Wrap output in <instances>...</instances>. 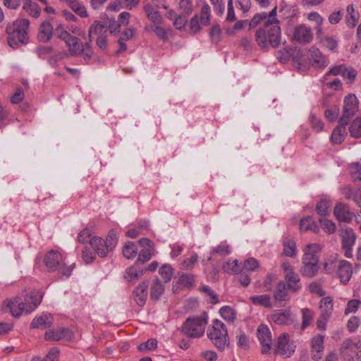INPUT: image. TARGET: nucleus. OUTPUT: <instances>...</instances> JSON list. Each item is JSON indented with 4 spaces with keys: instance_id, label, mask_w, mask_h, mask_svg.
Listing matches in <instances>:
<instances>
[{
    "instance_id": "de8ad7c7",
    "label": "nucleus",
    "mask_w": 361,
    "mask_h": 361,
    "mask_svg": "<svg viewBox=\"0 0 361 361\" xmlns=\"http://www.w3.org/2000/svg\"><path fill=\"white\" fill-rule=\"evenodd\" d=\"M152 31L156 34L158 38L164 42H166L169 39V34L171 32V29L166 30L163 27L159 25H154L152 27Z\"/></svg>"
},
{
    "instance_id": "9b49d317",
    "label": "nucleus",
    "mask_w": 361,
    "mask_h": 361,
    "mask_svg": "<svg viewBox=\"0 0 361 361\" xmlns=\"http://www.w3.org/2000/svg\"><path fill=\"white\" fill-rule=\"evenodd\" d=\"M313 39V33L310 27L304 24L296 25L292 33V40L300 44H307Z\"/></svg>"
},
{
    "instance_id": "c756f323",
    "label": "nucleus",
    "mask_w": 361,
    "mask_h": 361,
    "mask_svg": "<svg viewBox=\"0 0 361 361\" xmlns=\"http://www.w3.org/2000/svg\"><path fill=\"white\" fill-rule=\"evenodd\" d=\"M347 15L345 16L346 24L350 27H354L359 20L360 13L355 10L353 4H349L346 8Z\"/></svg>"
},
{
    "instance_id": "58836bf2",
    "label": "nucleus",
    "mask_w": 361,
    "mask_h": 361,
    "mask_svg": "<svg viewBox=\"0 0 361 361\" xmlns=\"http://www.w3.org/2000/svg\"><path fill=\"white\" fill-rule=\"evenodd\" d=\"M302 313V324H301V329H305L310 324H311L314 313V312L309 308H302L301 310Z\"/></svg>"
},
{
    "instance_id": "ea45409f",
    "label": "nucleus",
    "mask_w": 361,
    "mask_h": 361,
    "mask_svg": "<svg viewBox=\"0 0 361 361\" xmlns=\"http://www.w3.org/2000/svg\"><path fill=\"white\" fill-rule=\"evenodd\" d=\"M59 350L57 348H51L44 357H35L31 361H59Z\"/></svg>"
},
{
    "instance_id": "13d9d810",
    "label": "nucleus",
    "mask_w": 361,
    "mask_h": 361,
    "mask_svg": "<svg viewBox=\"0 0 361 361\" xmlns=\"http://www.w3.org/2000/svg\"><path fill=\"white\" fill-rule=\"evenodd\" d=\"M159 274L164 279L165 282L171 280L173 275V269L170 265L164 264L159 270Z\"/></svg>"
},
{
    "instance_id": "c9c22d12",
    "label": "nucleus",
    "mask_w": 361,
    "mask_h": 361,
    "mask_svg": "<svg viewBox=\"0 0 361 361\" xmlns=\"http://www.w3.org/2000/svg\"><path fill=\"white\" fill-rule=\"evenodd\" d=\"M318 269V263L302 262L301 272L304 276L313 277L317 274Z\"/></svg>"
},
{
    "instance_id": "79ce46f5",
    "label": "nucleus",
    "mask_w": 361,
    "mask_h": 361,
    "mask_svg": "<svg viewBox=\"0 0 361 361\" xmlns=\"http://www.w3.org/2000/svg\"><path fill=\"white\" fill-rule=\"evenodd\" d=\"M338 262L336 260V256H331L324 263L323 270L326 274H332L336 269H338Z\"/></svg>"
},
{
    "instance_id": "bf43d9fd",
    "label": "nucleus",
    "mask_w": 361,
    "mask_h": 361,
    "mask_svg": "<svg viewBox=\"0 0 361 361\" xmlns=\"http://www.w3.org/2000/svg\"><path fill=\"white\" fill-rule=\"evenodd\" d=\"M157 346V341L156 339L151 338L146 342L142 343L138 345V350L140 351H147L155 349Z\"/></svg>"
},
{
    "instance_id": "338daca9",
    "label": "nucleus",
    "mask_w": 361,
    "mask_h": 361,
    "mask_svg": "<svg viewBox=\"0 0 361 361\" xmlns=\"http://www.w3.org/2000/svg\"><path fill=\"white\" fill-rule=\"evenodd\" d=\"M56 32L58 35V37L63 40L66 42V44H67L69 42V40L73 37L66 30H65L61 25H59L56 28Z\"/></svg>"
},
{
    "instance_id": "09e8293b",
    "label": "nucleus",
    "mask_w": 361,
    "mask_h": 361,
    "mask_svg": "<svg viewBox=\"0 0 361 361\" xmlns=\"http://www.w3.org/2000/svg\"><path fill=\"white\" fill-rule=\"evenodd\" d=\"M231 253L230 246L226 242H222L211 251V255L218 254L221 256L228 255Z\"/></svg>"
},
{
    "instance_id": "5fc2aeb1",
    "label": "nucleus",
    "mask_w": 361,
    "mask_h": 361,
    "mask_svg": "<svg viewBox=\"0 0 361 361\" xmlns=\"http://www.w3.org/2000/svg\"><path fill=\"white\" fill-rule=\"evenodd\" d=\"M104 243L111 251L115 248L118 243V238L114 230L109 231Z\"/></svg>"
},
{
    "instance_id": "69168bd1",
    "label": "nucleus",
    "mask_w": 361,
    "mask_h": 361,
    "mask_svg": "<svg viewBox=\"0 0 361 361\" xmlns=\"http://www.w3.org/2000/svg\"><path fill=\"white\" fill-rule=\"evenodd\" d=\"M341 192L344 197L348 200H353L355 202V198L357 193V189L355 190L350 185L345 186L342 188Z\"/></svg>"
},
{
    "instance_id": "2f4dec72",
    "label": "nucleus",
    "mask_w": 361,
    "mask_h": 361,
    "mask_svg": "<svg viewBox=\"0 0 361 361\" xmlns=\"http://www.w3.org/2000/svg\"><path fill=\"white\" fill-rule=\"evenodd\" d=\"M320 314L330 317L333 312V299L330 296L323 298L319 302Z\"/></svg>"
},
{
    "instance_id": "37998d69",
    "label": "nucleus",
    "mask_w": 361,
    "mask_h": 361,
    "mask_svg": "<svg viewBox=\"0 0 361 361\" xmlns=\"http://www.w3.org/2000/svg\"><path fill=\"white\" fill-rule=\"evenodd\" d=\"M219 313L223 319L228 322H233L235 319L236 314L235 310L229 306H224L220 310Z\"/></svg>"
},
{
    "instance_id": "20e7f679",
    "label": "nucleus",
    "mask_w": 361,
    "mask_h": 361,
    "mask_svg": "<svg viewBox=\"0 0 361 361\" xmlns=\"http://www.w3.org/2000/svg\"><path fill=\"white\" fill-rule=\"evenodd\" d=\"M44 263L47 270L50 272L57 271L58 274L66 277H69L75 267V264L67 265L63 255L58 251L51 250L44 257Z\"/></svg>"
},
{
    "instance_id": "e433bc0d",
    "label": "nucleus",
    "mask_w": 361,
    "mask_h": 361,
    "mask_svg": "<svg viewBox=\"0 0 361 361\" xmlns=\"http://www.w3.org/2000/svg\"><path fill=\"white\" fill-rule=\"evenodd\" d=\"M122 252L126 259H133L137 256L138 252L137 245L135 243L128 241L124 245Z\"/></svg>"
},
{
    "instance_id": "423d86ee",
    "label": "nucleus",
    "mask_w": 361,
    "mask_h": 361,
    "mask_svg": "<svg viewBox=\"0 0 361 361\" xmlns=\"http://www.w3.org/2000/svg\"><path fill=\"white\" fill-rule=\"evenodd\" d=\"M207 336L219 349H224L229 343L227 329L225 324L219 320H215L212 326L207 329Z\"/></svg>"
},
{
    "instance_id": "f03ea898",
    "label": "nucleus",
    "mask_w": 361,
    "mask_h": 361,
    "mask_svg": "<svg viewBox=\"0 0 361 361\" xmlns=\"http://www.w3.org/2000/svg\"><path fill=\"white\" fill-rule=\"evenodd\" d=\"M43 293L39 290H34L26 295L25 302L20 298H14L4 302L6 307L10 310L11 313L15 317H20L23 312L30 313L41 303Z\"/></svg>"
},
{
    "instance_id": "b1692460",
    "label": "nucleus",
    "mask_w": 361,
    "mask_h": 361,
    "mask_svg": "<svg viewBox=\"0 0 361 361\" xmlns=\"http://www.w3.org/2000/svg\"><path fill=\"white\" fill-rule=\"evenodd\" d=\"M271 320L279 325H288L293 319L289 310H278L271 314Z\"/></svg>"
},
{
    "instance_id": "412c9836",
    "label": "nucleus",
    "mask_w": 361,
    "mask_h": 361,
    "mask_svg": "<svg viewBox=\"0 0 361 361\" xmlns=\"http://www.w3.org/2000/svg\"><path fill=\"white\" fill-rule=\"evenodd\" d=\"M148 284L142 282L139 284L133 291V298L137 305L143 306L147 298Z\"/></svg>"
},
{
    "instance_id": "0eeeda50",
    "label": "nucleus",
    "mask_w": 361,
    "mask_h": 361,
    "mask_svg": "<svg viewBox=\"0 0 361 361\" xmlns=\"http://www.w3.org/2000/svg\"><path fill=\"white\" fill-rule=\"evenodd\" d=\"M71 56H80L84 61L90 60L93 55V50L90 42L85 44L80 42V39L73 37L66 44Z\"/></svg>"
},
{
    "instance_id": "7ed1b4c3",
    "label": "nucleus",
    "mask_w": 361,
    "mask_h": 361,
    "mask_svg": "<svg viewBox=\"0 0 361 361\" xmlns=\"http://www.w3.org/2000/svg\"><path fill=\"white\" fill-rule=\"evenodd\" d=\"M30 21L27 19L20 18L6 26L8 44L12 48H17L21 44L29 42L28 29Z\"/></svg>"
},
{
    "instance_id": "a18cd8bd",
    "label": "nucleus",
    "mask_w": 361,
    "mask_h": 361,
    "mask_svg": "<svg viewBox=\"0 0 361 361\" xmlns=\"http://www.w3.org/2000/svg\"><path fill=\"white\" fill-rule=\"evenodd\" d=\"M222 269L225 272L229 274H237L240 271L237 259L228 261L223 264Z\"/></svg>"
},
{
    "instance_id": "8fccbe9b",
    "label": "nucleus",
    "mask_w": 361,
    "mask_h": 361,
    "mask_svg": "<svg viewBox=\"0 0 361 361\" xmlns=\"http://www.w3.org/2000/svg\"><path fill=\"white\" fill-rule=\"evenodd\" d=\"M350 133L353 137H361V117L356 118L351 123Z\"/></svg>"
},
{
    "instance_id": "603ef678",
    "label": "nucleus",
    "mask_w": 361,
    "mask_h": 361,
    "mask_svg": "<svg viewBox=\"0 0 361 361\" xmlns=\"http://www.w3.org/2000/svg\"><path fill=\"white\" fill-rule=\"evenodd\" d=\"M236 343L239 348L247 350L250 346V341L246 334L240 331L236 336Z\"/></svg>"
},
{
    "instance_id": "ddd939ff",
    "label": "nucleus",
    "mask_w": 361,
    "mask_h": 361,
    "mask_svg": "<svg viewBox=\"0 0 361 361\" xmlns=\"http://www.w3.org/2000/svg\"><path fill=\"white\" fill-rule=\"evenodd\" d=\"M342 248L344 250V255L346 257L353 256L352 247L356 240V235L350 228H346L341 231Z\"/></svg>"
},
{
    "instance_id": "aec40b11",
    "label": "nucleus",
    "mask_w": 361,
    "mask_h": 361,
    "mask_svg": "<svg viewBox=\"0 0 361 361\" xmlns=\"http://www.w3.org/2000/svg\"><path fill=\"white\" fill-rule=\"evenodd\" d=\"M90 244L94 250V254H97L101 257H106L107 253L111 251L105 244L104 240L101 238H92L90 240Z\"/></svg>"
},
{
    "instance_id": "e2e57ef3",
    "label": "nucleus",
    "mask_w": 361,
    "mask_h": 361,
    "mask_svg": "<svg viewBox=\"0 0 361 361\" xmlns=\"http://www.w3.org/2000/svg\"><path fill=\"white\" fill-rule=\"evenodd\" d=\"M61 328L56 330L49 329L44 334V338L47 341H59L61 340Z\"/></svg>"
},
{
    "instance_id": "680f3d73",
    "label": "nucleus",
    "mask_w": 361,
    "mask_h": 361,
    "mask_svg": "<svg viewBox=\"0 0 361 361\" xmlns=\"http://www.w3.org/2000/svg\"><path fill=\"white\" fill-rule=\"evenodd\" d=\"M319 221H320L322 228L326 233L331 234L335 232L336 225L332 221L325 219H319Z\"/></svg>"
},
{
    "instance_id": "4c0bfd02",
    "label": "nucleus",
    "mask_w": 361,
    "mask_h": 361,
    "mask_svg": "<svg viewBox=\"0 0 361 361\" xmlns=\"http://www.w3.org/2000/svg\"><path fill=\"white\" fill-rule=\"evenodd\" d=\"M345 125H342L335 128L331 134V140L334 144H341L345 139Z\"/></svg>"
},
{
    "instance_id": "dca6fc26",
    "label": "nucleus",
    "mask_w": 361,
    "mask_h": 361,
    "mask_svg": "<svg viewBox=\"0 0 361 361\" xmlns=\"http://www.w3.org/2000/svg\"><path fill=\"white\" fill-rule=\"evenodd\" d=\"M334 214L339 221L350 222L355 214L350 211L349 207L343 203H337L334 209Z\"/></svg>"
},
{
    "instance_id": "864d4df0",
    "label": "nucleus",
    "mask_w": 361,
    "mask_h": 361,
    "mask_svg": "<svg viewBox=\"0 0 361 361\" xmlns=\"http://www.w3.org/2000/svg\"><path fill=\"white\" fill-rule=\"evenodd\" d=\"M295 243L292 240H288L283 243L284 254L288 257H293L295 256Z\"/></svg>"
},
{
    "instance_id": "39448f33",
    "label": "nucleus",
    "mask_w": 361,
    "mask_h": 361,
    "mask_svg": "<svg viewBox=\"0 0 361 361\" xmlns=\"http://www.w3.org/2000/svg\"><path fill=\"white\" fill-rule=\"evenodd\" d=\"M207 322V316L205 314L200 317H189L183 324L182 333L189 338H200L204 334Z\"/></svg>"
},
{
    "instance_id": "c03bdc74",
    "label": "nucleus",
    "mask_w": 361,
    "mask_h": 361,
    "mask_svg": "<svg viewBox=\"0 0 361 361\" xmlns=\"http://www.w3.org/2000/svg\"><path fill=\"white\" fill-rule=\"evenodd\" d=\"M322 82L323 87H326L334 90H338L342 87V83L338 78H334V80H330L329 77H323Z\"/></svg>"
},
{
    "instance_id": "bb28decb",
    "label": "nucleus",
    "mask_w": 361,
    "mask_h": 361,
    "mask_svg": "<svg viewBox=\"0 0 361 361\" xmlns=\"http://www.w3.org/2000/svg\"><path fill=\"white\" fill-rule=\"evenodd\" d=\"M300 230L302 232L311 231L317 233L319 230V226L311 216H305L301 219L299 224Z\"/></svg>"
},
{
    "instance_id": "0e129e2a",
    "label": "nucleus",
    "mask_w": 361,
    "mask_h": 361,
    "mask_svg": "<svg viewBox=\"0 0 361 361\" xmlns=\"http://www.w3.org/2000/svg\"><path fill=\"white\" fill-rule=\"evenodd\" d=\"M195 276L190 274H183L179 277V283L180 285L186 287L191 286L194 284Z\"/></svg>"
},
{
    "instance_id": "473e14b6",
    "label": "nucleus",
    "mask_w": 361,
    "mask_h": 361,
    "mask_svg": "<svg viewBox=\"0 0 361 361\" xmlns=\"http://www.w3.org/2000/svg\"><path fill=\"white\" fill-rule=\"evenodd\" d=\"M250 300L255 305L262 306L265 308H271L272 307L271 296L267 294L251 296Z\"/></svg>"
},
{
    "instance_id": "f3484780",
    "label": "nucleus",
    "mask_w": 361,
    "mask_h": 361,
    "mask_svg": "<svg viewBox=\"0 0 361 361\" xmlns=\"http://www.w3.org/2000/svg\"><path fill=\"white\" fill-rule=\"evenodd\" d=\"M338 276L343 283H348L353 274L352 264L346 260H341L338 264Z\"/></svg>"
},
{
    "instance_id": "052dcab7",
    "label": "nucleus",
    "mask_w": 361,
    "mask_h": 361,
    "mask_svg": "<svg viewBox=\"0 0 361 361\" xmlns=\"http://www.w3.org/2000/svg\"><path fill=\"white\" fill-rule=\"evenodd\" d=\"M211 40L214 43H218L221 40V30L219 25H213L209 32Z\"/></svg>"
},
{
    "instance_id": "4be33fe9",
    "label": "nucleus",
    "mask_w": 361,
    "mask_h": 361,
    "mask_svg": "<svg viewBox=\"0 0 361 361\" xmlns=\"http://www.w3.org/2000/svg\"><path fill=\"white\" fill-rule=\"evenodd\" d=\"M53 35V27L50 22L44 21L39 27L37 34V39L42 42H47L50 41Z\"/></svg>"
},
{
    "instance_id": "5701e85b",
    "label": "nucleus",
    "mask_w": 361,
    "mask_h": 361,
    "mask_svg": "<svg viewBox=\"0 0 361 361\" xmlns=\"http://www.w3.org/2000/svg\"><path fill=\"white\" fill-rule=\"evenodd\" d=\"M324 337L321 335L315 336L312 340V358L319 360L322 358L324 349Z\"/></svg>"
},
{
    "instance_id": "cd10ccee",
    "label": "nucleus",
    "mask_w": 361,
    "mask_h": 361,
    "mask_svg": "<svg viewBox=\"0 0 361 361\" xmlns=\"http://www.w3.org/2000/svg\"><path fill=\"white\" fill-rule=\"evenodd\" d=\"M51 318L48 314H43L35 317L31 324L30 326L32 329L43 328L47 329L51 326Z\"/></svg>"
},
{
    "instance_id": "72a5a7b5",
    "label": "nucleus",
    "mask_w": 361,
    "mask_h": 361,
    "mask_svg": "<svg viewBox=\"0 0 361 361\" xmlns=\"http://www.w3.org/2000/svg\"><path fill=\"white\" fill-rule=\"evenodd\" d=\"M23 9L30 16L35 18L39 16L41 12L39 5L31 0H24Z\"/></svg>"
},
{
    "instance_id": "2eb2a0df",
    "label": "nucleus",
    "mask_w": 361,
    "mask_h": 361,
    "mask_svg": "<svg viewBox=\"0 0 361 361\" xmlns=\"http://www.w3.org/2000/svg\"><path fill=\"white\" fill-rule=\"evenodd\" d=\"M274 352L286 357H290L293 354L295 349L289 344V335L288 334L284 333L279 336Z\"/></svg>"
},
{
    "instance_id": "49530a36",
    "label": "nucleus",
    "mask_w": 361,
    "mask_h": 361,
    "mask_svg": "<svg viewBox=\"0 0 361 361\" xmlns=\"http://www.w3.org/2000/svg\"><path fill=\"white\" fill-rule=\"evenodd\" d=\"M331 206L330 201L327 200H320L316 206V211L320 216H326L329 214V208Z\"/></svg>"
},
{
    "instance_id": "a211bd4d",
    "label": "nucleus",
    "mask_w": 361,
    "mask_h": 361,
    "mask_svg": "<svg viewBox=\"0 0 361 361\" xmlns=\"http://www.w3.org/2000/svg\"><path fill=\"white\" fill-rule=\"evenodd\" d=\"M360 348L361 343L353 342L352 339H347L342 344L341 353L345 357H349L348 361H352L357 351Z\"/></svg>"
},
{
    "instance_id": "c85d7f7f",
    "label": "nucleus",
    "mask_w": 361,
    "mask_h": 361,
    "mask_svg": "<svg viewBox=\"0 0 361 361\" xmlns=\"http://www.w3.org/2000/svg\"><path fill=\"white\" fill-rule=\"evenodd\" d=\"M144 270L139 267V263L135 264L128 268L124 276L125 279L128 281H134L137 280L143 275Z\"/></svg>"
},
{
    "instance_id": "3c124183",
    "label": "nucleus",
    "mask_w": 361,
    "mask_h": 361,
    "mask_svg": "<svg viewBox=\"0 0 361 361\" xmlns=\"http://www.w3.org/2000/svg\"><path fill=\"white\" fill-rule=\"evenodd\" d=\"M349 170L353 180H361V161L352 163L349 166Z\"/></svg>"
},
{
    "instance_id": "f8f14e48",
    "label": "nucleus",
    "mask_w": 361,
    "mask_h": 361,
    "mask_svg": "<svg viewBox=\"0 0 361 361\" xmlns=\"http://www.w3.org/2000/svg\"><path fill=\"white\" fill-rule=\"evenodd\" d=\"M257 336L262 345V353L264 355L271 353L272 350V337L269 327L264 324L259 325L257 330Z\"/></svg>"
},
{
    "instance_id": "4d7b16f0",
    "label": "nucleus",
    "mask_w": 361,
    "mask_h": 361,
    "mask_svg": "<svg viewBox=\"0 0 361 361\" xmlns=\"http://www.w3.org/2000/svg\"><path fill=\"white\" fill-rule=\"evenodd\" d=\"M339 107L336 105L331 106L330 108L326 109L324 112L325 117L330 122L335 121L338 114H339Z\"/></svg>"
},
{
    "instance_id": "7c9ffc66",
    "label": "nucleus",
    "mask_w": 361,
    "mask_h": 361,
    "mask_svg": "<svg viewBox=\"0 0 361 361\" xmlns=\"http://www.w3.org/2000/svg\"><path fill=\"white\" fill-rule=\"evenodd\" d=\"M164 291V286L159 279H156L151 284L150 298L154 300H158Z\"/></svg>"
},
{
    "instance_id": "6ab92c4d",
    "label": "nucleus",
    "mask_w": 361,
    "mask_h": 361,
    "mask_svg": "<svg viewBox=\"0 0 361 361\" xmlns=\"http://www.w3.org/2000/svg\"><path fill=\"white\" fill-rule=\"evenodd\" d=\"M320 245L317 243L307 245L304 249L302 262H319L318 253L320 251Z\"/></svg>"
},
{
    "instance_id": "f257e3e1",
    "label": "nucleus",
    "mask_w": 361,
    "mask_h": 361,
    "mask_svg": "<svg viewBox=\"0 0 361 361\" xmlns=\"http://www.w3.org/2000/svg\"><path fill=\"white\" fill-rule=\"evenodd\" d=\"M276 10L277 7L275 6L269 14L265 12L257 13L250 22V28L255 27L260 23H264L263 27L255 33V40L262 49H267L269 45L276 48L281 43V27L276 17Z\"/></svg>"
},
{
    "instance_id": "1a4fd4ad",
    "label": "nucleus",
    "mask_w": 361,
    "mask_h": 361,
    "mask_svg": "<svg viewBox=\"0 0 361 361\" xmlns=\"http://www.w3.org/2000/svg\"><path fill=\"white\" fill-rule=\"evenodd\" d=\"M210 7L208 4L204 5L200 14L195 15L190 20V28L193 33L200 31L201 25H207L210 20Z\"/></svg>"
},
{
    "instance_id": "6e6552de",
    "label": "nucleus",
    "mask_w": 361,
    "mask_h": 361,
    "mask_svg": "<svg viewBox=\"0 0 361 361\" xmlns=\"http://www.w3.org/2000/svg\"><path fill=\"white\" fill-rule=\"evenodd\" d=\"M358 99L355 94H350L344 98L343 116L339 119L340 124L347 125L350 118L358 109Z\"/></svg>"
},
{
    "instance_id": "a19ab883",
    "label": "nucleus",
    "mask_w": 361,
    "mask_h": 361,
    "mask_svg": "<svg viewBox=\"0 0 361 361\" xmlns=\"http://www.w3.org/2000/svg\"><path fill=\"white\" fill-rule=\"evenodd\" d=\"M72 10L82 18L87 17V12L85 7L78 0H71L68 4Z\"/></svg>"
},
{
    "instance_id": "9d476101",
    "label": "nucleus",
    "mask_w": 361,
    "mask_h": 361,
    "mask_svg": "<svg viewBox=\"0 0 361 361\" xmlns=\"http://www.w3.org/2000/svg\"><path fill=\"white\" fill-rule=\"evenodd\" d=\"M281 267L284 271V277L288 290L293 293L299 290L301 288L300 279L293 267L288 262H283Z\"/></svg>"
},
{
    "instance_id": "6e6d98bb",
    "label": "nucleus",
    "mask_w": 361,
    "mask_h": 361,
    "mask_svg": "<svg viewBox=\"0 0 361 361\" xmlns=\"http://www.w3.org/2000/svg\"><path fill=\"white\" fill-rule=\"evenodd\" d=\"M198 257L197 254H193L190 258L184 259L180 265V269L183 270L192 269L196 262H197Z\"/></svg>"
},
{
    "instance_id": "4468645a",
    "label": "nucleus",
    "mask_w": 361,
    "mask_h": 361,
    "mask_svg": "<svg viewBox=\"0 0 361 361\" xmlns=\"http://www.w3.org/2000/svg\"><path fill=\"white\" fill-rule=\"evenodd\" d=\"M138 243L142 249L138 254L136 262L142 264L152 258L154 255L155 250L152 241L148 238H142L138 241Z\"/></svg>"
},
{
    "instance_id": "774afa93",
    "label": "nucleus",
    "mask_w": 361,
    "mask_h": 361,
    "mask_svg": "<svg viewBox=\"0 0 361 361\" xmlns=\"http://www.w3.org/2000/svg\"><path fill=\"white\" fill-rule=\"evenodd\" d=\"M322 43L326 49L331 51L335 50L338 47V41L332 37H325L322 39Z\"/></svg>"
},
{
    "instance_id": "393cba45",
    "label": "nucleus",
    "mask_w": 361,
    "mask_h": 361,
    "mask_svg": "<svg viewBox=\"0 0 361 361\" xmlns=\"http://www.w3.org/2000/svg\"><path fill=\"white\" fill-rule=\"evenodd\" d=\"M312 66L317 68H323L327 66L328 61L326 57L316 48L312 47L310 50Z\"/></svg>"
},
{
    "instance_id": "a878e982",
    "label": "nucleus",
    "mask_w": 361,
    "mask_h": 361,
    "mask_svg": "<svg viewBox=\"0 0 361 361\" xmlns=\"http://www.w3.org/2000/svg\"><path fill=\"white\" fill-rule=\"evenodd\" d=\"M107 31V25L101 21L96 20L94 23L90 27L88 31V37L89 42L91 43L92 41L93 35H104V34Z\"/></svg>"
},
{
    "instance_id": "f704fd0d",
    "label": "nucleus",
    "mask_w": 361,
    "mask_h": 361,
    "mask_svg": "<svg viewBox=\"0 0 361 361\" xmlns=\"http://www.w3.org/2000/svg\"><path fill=\"white\" fill-rule=\"evenodd\" d=\"M274 298L276 301H287L289 300L288 293L286 290V283L281 281L278 283L276 289L274 294Z\"/></svg>"
}]
</instances>
